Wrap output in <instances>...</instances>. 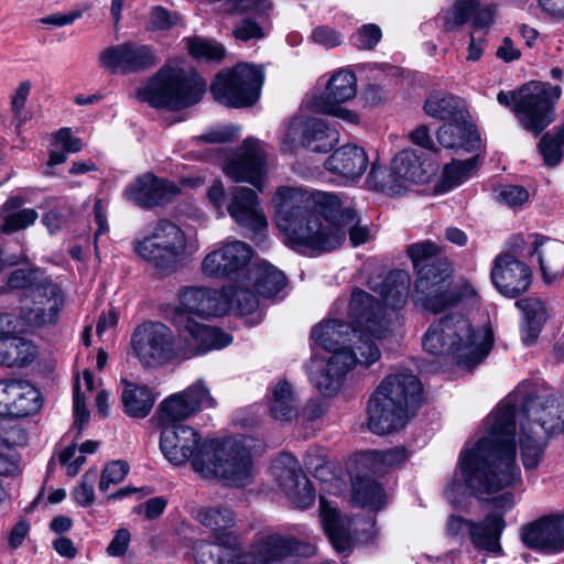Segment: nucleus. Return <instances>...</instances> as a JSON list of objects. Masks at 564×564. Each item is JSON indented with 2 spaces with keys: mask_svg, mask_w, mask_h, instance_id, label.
<instances>
[{
  "mask_svg": "<svg viewBox=\"0 0 564 564\" xmlns=\"http://www.w3.org/2000/svg\"><path fill=\"white\" fill-rule=\"evenodd\" d=\"M20 205L21 202L18 198H11L0 208V229L2 232L11 234L22 230L37 219L39 215L34 209H18Z\"/></svg>",
  "mask_w": 564,
  "mask_h": 564,
  "instance_id": "obj_45",
  "label": "nucleus"
},
{
  "mask_svg": "<svg viewBox=\"0 0 564 564\" xmlns=\"http://www.w3.org/2000/svg\"><path fill=\"white\" fill-rule=\"evenodd\" d=\"M531 256H536L545 283L551 284L564 273V243L533 235Z\"/></svg>",
  "mask_w": 564,
  "mask_h": 564,
  "instance_id": "obj_29",
  "label": "nucleus"
},
{
  "mask_svg": "<svg viewBox=\"0 0 564 564\" xmlns=\"http://www.w3.org/2000/svg\"><path fill=\"white\" fill-rule=\"evenodd\" d=\"M206 90V83L196 72L164 67L138 90L140 101L155 108L178 110L196 104Z\"/></svg>",
  "mask_w": 564,
  "mask_h": 564,
  "instance_id": "obj_10",
  "label": "nucleus"
},
{
  "mask_svg": "<svg viewBox=\"0 0 564 564\" xmlns=\"http://www.w3.org/2000/svg\"><path fill=\"white\" fill-rule=\"evenodd\" d=\"M200 248L196 236H188L176 224L160 219L134 238L132 249L144 262L159 271H172Z\"/></svg>",
  "mask_w": 564,
  "mask_h": 564,
  "instance_id": "obj_9",
  "label": "nucleus"
},
{
  "mask_svg": "<svg viewBox=\"0 0 564 564\" xmlns=\"http://www.w3.org/2000/svg\"><path fill=\"white\" fill-rule=\"evenodd\" d=\"M239 133V128L234 126L214 127L206 132L195 135L191 142L194 147L207 144H221L232 141Z\"/></svg>",
  "mask_w": 564,
  "mask_h": 564,
  "instance_id": "obj_54",
  "label": "nucleus"
},
{
  "mask_svg": "<svg viewBox=\"0 0 564 564\" xmlns=\"http://www.w3.org/2000/svg\"><path fill=\"white\" fill-rule=\"evenodd\" d=\"M521 541L544 553L564 551V513L549 514L522 527Z\"/></svg>",
  "mask_w": 564,
  "mask_h": 564,
  "instance_id": "obj_24",
  "label": "nucleus"
},
{
  "mask_svg": "<svg viewBox=\"0 0 564 564\" xmlns=\"http://www.w3.org/2000/svg\"><path fill=\"white\" fill-rule=\"evenodd\" d=\"M31 90V83L24 80L19 84L11 97V111L13 113V120L15 123L17 131L20 132L22 123L26 120V116L23 113L24 106Z\"/></svg>",
  "mask_w": 564,
  "mask_h": 564,
  "instance_id": "obj_56",
  "label": "nucleus"
},
{
  "mask_svg": "<svg viewBox=\"0 0 564 564\" xmlns=\"http://www.w3.org/2000/svg\"><path fill=\"white\" fill-rule=\"evenodd\" d=\"M422 400V384L410 372L389 375L368 403V427L383 435L405 424L411 411Z\"/></svg>",
  "mask_w": 564,
  "mask_h": 564,
  "instance_id": "obj_7",
  "label": "nucleus"
},
{
  "mask_svg": "<svg viewBox=\"0 0 564 564\" xmlns=\"http://www.w3.org/2000/svg\"><path fill=\"white\" fill-rule=\"evenodd\" d=\"M561 95L558 85L530 82L518 93L501 90L497 100L502 106H511L512 111L520 116L521 126L538 135L554 121V106Z\"/></svg>",
  "mask_w": 564,
  "mask_h": 564,
  "instance_id": "obj_11",
  "label": "nucleus"
},
{
  "mask_svg": "<svg viewBox=\"0 0 564 564\" xmlns=\"http://www.w3.org/2000/svg\"><path fill=\"white\" fill-rule=\"evenodd\" d=\"M490 278L497 291L509 299L520 296L532 283L529 265L511 253H502L495 258Z\"/></svg>",
  "mask_w": 564,
  "mask_h": 564,
  "instance_id": "obj_23",
  "label": "nucleus"
},
{
  "mask_svg": "<svg viewBox=\"0 0 564 564\" xmlns=\"http://www.w3.org/2000/svg\"><path fill=\"white\" fill-rule=\"evenodd\" d=\"M311 37L315 43L327 48L335 47L343 41L341 35L328 26H318L314 29Z\"/></svg>",
  "mask_w": 564,
  "mask_h": 564,
  "instance_id": "obj_64",
  "label": "nucleus"
},
{
  "mask_svg": "<svg viewBox=\"0 0 564 564\" xmlns=\"http://www.w3.org/2000/svg\"><path fill=\"white\" fill-rule=\"evenodd\" d=\"M206 196L218 217H224L227 212L228 198L223 182L220 180L214 181Z\"/></svg>",
  "mask_w": 564,
  "mask_h": 564,
  "instance_id": "obj_63",
  "label": "nucleus"
},
{
  "mask_svg": "<svg viewBox=\"0 0 564 564\" xmlns=\"http://www.w3.org/2000/svg\"><path fill=\"white\" fill-rule=\"evenodd\" d=\"M37 357V348L22 335L0 337V367L25 368Z\"/></svg>",
  "mask_w": 564,
  "mask_h": 564,
  "instance_id": "obj_35",
  "label": "nucleus"
},
{
  "mask_svg": "<svg viewBox=\"0 0 564 564\" xmlns=\"http://www.w3.org/2000/svg\"><path fill=\"white\" fill-rule=\"evenodd\" d=\"M516 306L522 312V321H545V308L539 299L525 297L517 301Z\"/></svg>",
  "mask_w": 564,
  "mask_h": 564,
  "instance_id": "obj_59",
  "label": "nucleus"
},
{
  "mask_svg": "<svg viewBox=\"0 0 564 564\" xmlns=\"http://www.w3.org/2000/svg\"><path fill=\"white\" fill-rule=\"evenodd\" d=\"M302 191L304 192V189ZM305 193L310 197V204L303 213V217H301L302 226H305L307 218L316 217L321 220L324 229L330 231L343 223L344 212L352 210L350 207H344L339 197L333 193L316 192L310 194L306 191Z\"/></svg>",
  "mask_w": 564,
  "mask_h": 564,
  "instance_id": "obj_30",
  "label": "nucleus"
},
{
  "mask_svg": "<svg viewBox=\"0 0 564 564\" xmlns=\"http://www.w3.org/2000/svg\"><path fill=\"white\" fill-rule=\"evenodd\" d=\"M505 529V521L501 514H488L482 521L474 522L471 527V543L480 550L491 553H500V536Z\"/></svg>",
  "mask_w": 564,
  "mask_h": 564,
  "instance_id": "obj_40",
  "label": "nucleus"
},
{
  "mask_svg": "<svg viewBox=\"0 0 564 564\" xmlns=\"http://www.w3.org/2000/svg\"><path fill=\"white\" fill-rule=\"evenodd\" d=\"M319 517L323 529L338 553H346L351 547L350 529L352 520L343 517L337 508L324 497L319 498Z\"/></svg>",
  "mask_w": 564,
  "mask_h": 564,
  "instance_id": "obj_32",
  "label": "nucleus"
},
{
  "mask_svg": "<svg viewBox=\"0 0 564 564\" xmlns=\"http://www.w3.org/2000/svg\"><path fill=\"white\" fill-rule=\"evenodd\" d=\"M272 204L278 228L284 234L286 243L300 252L332 251L343 243L347 232L355 247L365 243L369 238L368 229L357 226V216L354 210L344 212L343 223L330 231L324 229L316 217L307 218L305 226H302L301 217L310 204V197L302 188L290 186L276 188Z\"/></svg>",
  "mask_w": 564,
  "mask_h": 564,
  "instance_id": "obj_4",
  "label": "nucleus"
},
{
  "mask_svg": "<svg viewBox=\"0 0 564 564\" xmlns=\"http://www.w3.org/2000/svg\"><path fill=\"white\" fill-rule=\"evenodd\" d=\"M357 94V79L352 72L340 69L334 73L327 82L325 91L314 97L312 107L315 111L336 117L350 124L359 123V116L345 107V104L355 98Z\"/></svg>",
  "mask_w": 564,
  "mask_h": 564,
  "instance_id": "obj_21",
  "label": "nucleus"
},
{
  "mask_svg": "<svg viewBox=\"0 0 564 564\" xmlns=\"http://www.w3.org/2000/svg\"><path fill=\"white\" fill-rule=\"evenodd\" d=\"M425 113L430 117L452 121L467 118V111L462 101L447 94H431L424 104Z\"/></svg>",
  "mask_w": 564,
  "mask_h": 564,
  "instance_id": "obj_43",
  "label": "nucleus"
},
{
  "mask_svg": "<svg viewBox=\"0 0 564 564\" xmlns=\"http://www.w3.org/2000/svg\"><path fill=\"white\" fill-rule=\"evenodd\" d=\"M131 542V533L127 528L116 530L106 553L111 557H122L127 554Z\"/></svg>",
  "mask_w": 564,
  "mask_h": 564,
  "instance_id": "obj_62",
  "label": "nucleus"
},
{
  "mask_svg": "<svg viewBox=\"0 0 564 564\" xmlns=\"http://www.w3.org/2000/svg\"><path fill=\"white\" fill-rule=\"evenodd\" d=\"M262 83L260 67L240 63L232 69L218 73L210 85V93L215 100L227 107H249L258 100Z\"/></svg>",
  "mask_w": 564,
  "mask_h": 564,
  "instance_id": "obj_14",
  "label": "nucleus"
},
{
  "mask_svg": "<svg viewBox=\"0 0 564 564\" xmlns=\"http://www.w3.org/2000/svg\"><path fill=\"white\" fill-rule=\"evenodd\" d=\"M268 406L271 417L278 421H290L296 415L297 400L288 381L280 380L275 383Z\"/></svg>",
  "mask_w": 564,
  "mask_h": 564,
  "instance_id": "obj_42",
  "label": "nucleus"
},
{
  "mask_svg": "<svg viewBox=\"0 0 564 564\" xmlns=\"http://www.w3.org/2000/svg\"><path fill=\"white\" fill-rule=\"evenodd\" d=\"M437 140L444 148L466 150H474L480 142L478 132L467 118L444 123L437 132Z\"/></svg>",
  "mask_w": 564,
  "mask_h": 564,
  "instance_id": "obj_37",
  "label": "nucleus"
},
{
  "mask_svg": "<svg viewBox=\"0 0 564 564\" xmlns=\"http://www.w3.org/2000/svg\"><path fill=\"white\" fill-rule=\"evenodd\" d=\"M488 328L476 330L462 314H451L433 322L423 337V348L435 356H449L462 368L471 369L484 361L492 348Z\"/></svg>",
  "mask_w": 564,
  "mask_h": 564,
  "instance_id": "obj_5",
  "label": "nucleus"
},
{
  "mask_svg": "<svg viewBox=\"0 0 564 564\" xmlns=\"http://www.w3.org/2000/svg\"><path fill=\"white\" fill-rule=\"evenodd\" d=\"M70 151V129H61L53 138L47 165L52 167L66 161Z\"/></svg>",
  "mask_w": 564,
  "mask_h": 564,
  "instance_id": "obj_55",
  "label": "nucleus"
},
{
  "mask_svg": "<svg viewBox=\"0 0 564 564\" xmlns=\"http://www.w3.org/2000/svg\"><path fill=\"white\" fill-rule=\"evenodd\" d=\"M352 499L364 508L379 510L386 505L387 496L382 486L373 477L359 476L352 484Z\"/></svg>",
  "mask_w": 564,
  "mask_h": 564,
  "instance_id": "obj_46",
  "label": "nucleus"
},
{
  "mask_svg": "<svg viewBox=\"0 0 564 564\" xmlns=\"http://www.w3.org/2000/svg\"><path fill=\"white\" fill-rule=\"evenodd\" d=\"M246 273L247 280L252 282V288L263 297L278 295L286 284L283 272L267 261L251 264Z\"/></svg>",
  "mask_w": 564,
  "mask_h": 564,
  "instance_id": "obj_36",
  "label": "nucleus"
},
{
  "mask_svg": "<svg viewBox=\"0 0 564 564\" xmlns=\"http://www.w3.org/2000/svg\"><path fill=\"white\" fill-rule=\"evenodd\" d=\"M227 213L238 225L252 231H261L268 226L258 194L249 187L239 186L232 189Z\"/></svg>",
  "mask_w": 564,
  "mask_h": 564,
  "instance_id": "obj_28",
  "label": "nucleus"
},
{
  "mask_svg": "<svg viewBox=\"0 0 564 564\" xmlns=\"http://www.w3.org/2000/svg\"><path fill=\"white\" fill-rule=\"evenodd\" d=\"M435 166L422 153L404 149L391 161L388 170L372 164L369 177L387 194H400L409 184L427 183L435 174Z\"/></svg>",
  "mask_w": 564,
  "mask_h": 564,
  "instance_id": "obj_13",
  "label": "nucleus"
},
{
  "mask_svg": "<svg viewBox=\"0 0 564 564\" xmlns=\"http://www.w3.org/2000/svg\"><path fill=\"white\" fill-rule=\"evenodd\" d=\"M339 141L337 130L323 119L295 115L281 130V149L285 153L303 147L312 152H327Z\"/></svg>",
  "mask_w": 564,
  "mask_h": 564,
  "instance_id": "obj_16",
  "label": "nucleus"
},
{
  "mask_svg": "<svg viewBox=\"0 0 564 564\" xmlns=\"http://www.w3.org/2000/svg\"><path fill=\"white\" fill-rule=\"evenodd\" d=\"M160 427V449L171 464L181 466L189 462L200 477L232 487H246L252 481L251 455L240 442L202 440L198 431L186 424Z\"/></svg>",
  "mask_w": 564,
  "mask_h": 564,
  "instance_id": "obj_3",
  "label": "nucleus"
},
{
  "mask_svg": "<svg viewBox=\"0 0 564 564\" xmlns=\"http://www.w3.org/2000/svg\"><path fill=\"white\" fill-rule=\"evenodd\" d=\"M129 471V466L123 460H113L109 463L102 474L99 482V489L101 491H107L110 485L119 484L124 479Z\"/></svg>",
  "mask_w": 564,
  "mask_h": 564,
  "instance_id": "obj_57",
  "label": "nucleus"
},
{
  "mask_svg": "<svg viewBox=\"0 0 564 564\" xmlns=\"http://www.w3.org/2000/svg\"><path fill=\"white\" fill-rule=\"evenodd\" d=\"M43 405L39 389L31 382L11 379L8 416L24 417L37 413Z\"/></svg>",
  "mask_w": 564,
  "mask_h": 564,
  "instance_id": "obj_34",
  "label": "nucleus"
},
{
  "mask_svg": "<svg viewBox=\"0 0 564 564\" xmlns=\"http://www.w3.org/2000/svg\"><path fill=\"white\" fill-rule=\"evenodd\" d=\"M368 156L361 147L346 144L325 161V169L347 181L359 180L368 166Z\"/></svg>",
  "mask_w": 564,
  "mask_h": 564,
  "instance_id": "obj_31",
  "label": "nucleus"
},
{
  "mask_svg": "<svg viewBox=\"0 0 564 564\" xmlns=\"http://www.w3.org/2000/svg\"><path fill=\"white\" fill-rule=\"evenodd\" d=\"M174 323L178 327L180 360L191 359L214 349H221L232 341L229 334L197 322L192 316L181 315V318Z\"/></svg>",
  "mask_w": 564,
  "mask_h": 564,
  "instance_id": "obj_20",
  "label": "nucleus"
},
{
  "mask_svg": "<svg viewBox=\"0 0 564 564\" xmlns=\"http://www.w3.org/2000/svg\"><path fill=\"white\" fill-rule=\"evenodd\" d=\"M405 458V451L392 448L389 451H370L365 454V459L375 473H386Z\"/></svg>",
  "mask_w": 564,
  "mask_h": 564,
  "instance_id": "obj_52",
  "label": "nucleus"
},
{
  "mask_svg": "<svg viewBox=\"0 0 564 564\" xmlns=\"http://www.w3.org/2000/svg\"><path fill=\"white\" fill-rule=\"evenodd\" d=\"M564 149V129L555 133H546L539 143V151L544 163L549 166H555L563 156Z\"/></svg>",
  "mask_w": 564,
  "mask_h": 564,
  "instance_id": "obj_51",
  "label": "nucleus"
},
{
  "mask_svg": "<svg viewBox=\"0 0 564 564\" xmlns=\"http://www.w3.org/2000/svg\"><path fill=\"white\" fill-rule=\"evenodd\" d=\"M440 247L431 240L411 243L405 250L416 272L412 300L433 313H438L462 299L460 292L451 286L449 265L440 258Z\"/></svg>",
  "mask_w": 564,
  "mask_h": 564,
  "instance_id": "obj_6",
  "label": "nucleus"
},
{
  "mask_svg": "<svg viewBox=\"0 0 564 564\" xmlns=\"http://www.w3.org/2000/svg\"><path fill=\"white\" fill-rule=\"evenodd\" d=\"M235 280L236 284L225 291L227 302L241 314H250L257 310L260 295L252 288V282L247 280V273Z\"/></svg>",
  "mask_w": 564,
  "mask_h": 564,
  "instance_id": "obj_47",
  "label": "nucleus"
},
{
  "mask_svg": "<svg viewBox=\"0 0 564 564\" xmlns=\"http://www.w3.org/2000/svg\"><path fill=\"white\" fill-rule=\"evenodd\" d=\"M189 54L197 59L220 61L225 55L221 44L202 37L187 39Z\"/></svg>",
  "mask_w": 564,
  "mask_h": 564,
  "instance_id": "obj_53",
  "label": "nucleus"
},
{
  "mask_svg": "<svg viewBox=\"0 0 564 564\" xmlns=\"http://www.w3.org/2000/svg\"><path fill=\"white\" fill-rule=\"evenodd\" d=\"M8 284L12 289H25V293L22 299V306H24L25 299L30 295V291L34 288L44 286L46 284H53L50 281H43L40 283H33V274L25 270H15L11 273Z\"/></svg>",
  "mask_w": 564,
  "mask_h": 564,
  "instance_id": "obj_61",
  "label": "nucleus"
},
{
  "mask_svg": "<svg viewBox=\"0 0 564 564\" xmlns=\"http://www.w3.org/2000/svg\"><path fill=\"white\" fill-rule=\"evenodd\" d=\"M61 306V291L56 284L32 289L19 312H0V337L23 335L33 327L53 323Z\"/></svg>",
  "mask_w": 564,
  "mask_h": 564,
  "instance_id": "obj_12",
  "label": "nucleus"
},
{
  "mask_svg": "<svg viewBox=\"0 0 564 564\" xmlns=\"http://www.w3.org/2000/svg\"><path fill=\"white\" fill-rule=\"evenodd\" d=\"M478 7L479 0H454L448 8L440 11L436 22L444 32H455L469 21Z\"/></svg>",
  "mask_w": 564,
  "mask_h": 564,
  "instance_id": "obj_44",
  "label": "nucleus"
},
{
  "mask_svg": "<svg viewBox=\"0 0 564 564\" xmlns=\"http://www.w3.org/2000/svg\"><path fill=\"white\" fill-rule=\"evenodd\" d=\"M123 383L124 387L121 393V402L124 413L133 419H143L148 416L158 395L147 386L128 381H124Z\"/></svg>",
  "mask_w": 564,
  "mask_h": 564,
  "instance_id": "obj_39",
  "label": "nucleus"
},
{
  "mask_svg": "<svg viewBox=\"0 0 564 564\" xmlns=\"http://www.w3.org/2000/svg\"><path fill=\"white\" fill-rule=\"evenodd\" d=\"M193 517L212 532L215 539L214 543L236 539V533L230 530L235 527L236 516L227 506L200 507L193 511Z\"/></svg>",
  "mask_w": 564,
  "mask_h": 564,
  "instance_id": "obj_33",
  "label": "nucleus"
},
{
  "mask_svg": "<svg viewBox=\"0 0 564 564\" xmlns=\"http://www.w3.org/2000/svg\"><path fill=\"white\" fill-rule=\"evenodd\" d=\"M293 550L294 540L276 533L258 535L248 546H241L237 535L220 543L200 540L193 544L196 564H271Z\"/></svg>",
  "mask_w": 564,
  "mask_h": 564,
  "instance_id": "obj_8",
  "label": "nucleus"
},
{
  "mask_svg": "<svg viewBox=\"0 0 564 564\" xmlns=\"http://www.w3.org/2000/svg\"><path fill=\"white\" fill-rule=\"evenodd\" d=\"M223 171L236 183H248L262 192L268 180V160L264 143L247 138L236 153L227 160Z\"/></svg>",
  "mask_w": 564,
  "mask_h": 564,
  "instance_id": "obj_17",
  "label": "nucleus"
},
{
  "mask_svg": "<svg viewBox=\"0 0 564 564\" xmlns=\"http://www.w3.org/2000/svg\"><path fill=\"white\" fill-rule=\"evenodd\" d=\"M252 248L240 240L223 241L205 254L200 272L210 279H238L250 267Z\"/></svg>",
  "mask_w": 564,
  "mask_h": 564,
  "instance_id": "obj_19",
  "label": "nucleus"
},
{
  "mask_svg": "<svg viewBox=\"0 0 564 564\" xmlns=\"http://www.w3.org/2000/svg\"><path fill=\"white\" fill-rule=\"evenodd\" d=\"M271 473L290 500L306 509L315 500V491L302 473L299 460L290 453L280 454L271 464Z\"/></svg>",
  "mask_w": 564,
  "mask_h": 564,
  "instance_id": "obj_22",
  "label": "nucleus"
},
{
  "mask_svg": "<svg viewBox=\"0 0 564 564\" xmlns=\"http://www.w3.org/2000/svg\"><path fill=\"white\" fill-rule=\"evenodd\" d=\"M131 348L140 364L147 368L162 367L180 359L178 341L173 330L160 322H145L131 335Z\"/></svg>",
  "mask_w": 564,
  "mask_h": 564,
  "instance_id": "obj_15",
  "label": "nucleus"
},
{
  "mask_svg": "<svg viewBox=\"0 0 564 564\" xmlns=\"http://www.w3.org/2000/svg\"><path fill=\"white\" fill-rule=\"evenodd\" d=\"M216 400L203 380H197L181 392L166 397L152 417L158 426L178 425L203 409L214 408Z\"/></svg>",
  "mask_w": 564,
  "mask_h": 564,
  "instance_id": "obj_18",
  "label": "nucleus"
},
{
  "mask_svg": "<svg viewBox=\"0 0 564 564\" xmlns=\"http://www.w3.org/2000/svg\"><path fill=\"white\" fill-rule=\"evenodd\" d=\"M180 304L174 310L173 319H180L181 315L191 314L200 317L223 315L227 310L224 294L217 290L203 286H187L178 294Z\"/></svg>",
  "mask_w": 564,
  "mask_h": 564,
  "instance_id": "obj_26",
  "label": "nucleus"
},
{
  "mask_svg": "<svg viewBox=\"0 0 564 564\" xmlns=\"http://www.w3.org/2000/svg\"><path fill=\"white\" fill-rule=\"evenodd\" d=\"M270 10H267L261 17L254 12H250L254 18H245L237 23L232 30L236 40L248 42L257 41L265 36L263 22Z\"/></svg>",
  "mask_w": 564,
  "mask_h": 564,
  "instance_id": "obj_49",
  "label": "nucleus"
},
{
  "mask_svg": "<svg viewBox=\"0 0 564 564\" xmlns=\"http://www.w3.org/2000/svg\"><path fill=\"white\" fill-rule=\"evenodd\" d=\"M383 306L361 290L349 303L338 299L329 317L315 325L311 338L325 354H314L307 365L310 381L326 397L336 394L345 376L356 366L370 367L381 357L378 343L388 336Z\"/></svg>",
  "mask_w": 564,
  "mask_h": 564,
  "instance_id": "obj_2",
  "label": "nucleus"
},
{
  "mask_svg": "<svg viewBox=\"0 0 564 564\" xmlns=\"http://www.w3.org/2000/svg\"><path fill=\"white\" fill-rule=\"evenodd\" d=\"M178 193L180 188L173 182L148 173L127 186L123 195L139 207L152 208L167 204Z\"/></svg>",
  "mask_w": 564,
  "mask_h": 564,
  "instance_id": "obj_27",
  "label": "nucleus"
},
{
  "mask_svg": "<svg viewBox=\"0 0 564 564\" xmlns=\"http://www.w3.org/2000/svg\"><path fill=\"white\" fill-rule=\"evenodd\" d=\"M497 198L510 207H518L528 202L529 193L519 185H503L498 189Z\"/></svg>",
  "mask_w": 564,
  "mask_h": 564,
  "instance_id": "obj_60",
  "label": "nucleus"
},
{
  "mask_svg": "<svg viewBox=\"0 0 564 564\" xmlns=\"http://www.w3.org/2000/svg\"><path fill=\"white\" fill-rule=\"evenodd\" d=\"M555 397L550 388L522 381L482 421L477 440H469L458 458L463 478H454L445 494L452 505L463 503L465 495L491 494L517 485L521 470L517 464L516 422L519 447L525 468H535L543 457L549 437L564 432V419L554 416Z\"/></svg>",
  "mask_w": 564,
  "mask_h": 564,
  "instance_id": "obj_1",
  "label": "nucleus"
},
{
  "mask_svg": "<svg viewBox=\"0 0 564 564\" xmlns=\"http://www.w3.org/2000/svg\"><path fill=\"white\" fill-rule=\"evenodd\" d=\"M304 466L321 481L325 491L337 495L343 489L344 481L333 473L325 448L310 447L304 457Z\"/></svg>",
  "mask_w": 564,
  "mask_h": 564,
  "instance_id": "obj_38",
  "label": "nucleus"
},
{
  "mask_svg": "<svg viewBox=\"0 0 564 564\" xmlns=\"http://www.w3.org/2000/svg\"><path fill=\"white\" fill-rule=\"evenodd\" d=\"M411 278L404 270L391 271L379 285L378 293L387 306L401 308L409 296Z\"/></svg>",
  "mask_w": 564,
  "mask_h": 564,
  "instance_id": "obj_41",
  "label": "nucleus"
},
{
  "mask_svg": "<svg viewBox=\"0 0 564 564\" xmlns=\"http://www.w3.org/2000/svg\"><path fill=\"white\" fill-rule=\"evenodd\" d=\"M381 36L380 28L377 24L369 23L358 29L354 42L358 48L371 50L379 43Z\"/></svg>",
  "mask_w": 564,
  "mask_h": 564,
  "instance_id": "obj_58",
  "label": "nucleus"
},
{
  "mask_svg": "<svg viewBox=\"0 0 564 564\" xmlns=\"http://www.w3.org/2000/svg\"><path fill=\"white\" fill-rule=\"evenodd\" d=\"M96 388V379L94 373L85 369L77 379L76 391L73 400V419L78 431L85 427L90 420V412L85 402V392H93Z\"/></svg>",
  "mask_w": 564,
  "mask_h": 564,
  "instance_id": "obj_48",
  "label": "nucleus"
},
{
  "mask_svg": "<svg viewBox=\"0 0 564 564\" xmlns=\"http://www.w3.org/2000/svg\"><path fill=\"white\" fill-rule=\"evenodd\" d=\"M478 167V158H470L465 161H453L443 171V184L448 188L460 185Z\"/></svg>",
  "mask_w": 564,
  "mask_h": 564,
  "instance_id": "obj_50",
  "label": "nucleus"
},
{
  "mask_svg": "<svg viewBox=\"0 0 564 564\" xmlns=\"http://www.w3.org/2000/svg\"><path fill=\"white\" fill-rule=\"evenodd\" d=\"M100 62L112 72L133 73L156 65L158 58L148 45L128 42L105 50Z\"/></svg>",
  "mask_w": 564,
  "mask_h": 564,
  "instance_id": "obj_25",
  "label": "nucleus"
}]
</instances>
